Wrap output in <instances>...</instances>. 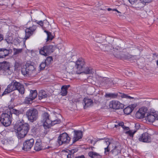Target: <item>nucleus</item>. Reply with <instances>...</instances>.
Masks as SVG:
<instances>
[{
  "instance_id": "f257e3e1",
  "label": "nucleus",
  "mask_w": 158,
  "mask_h": 158,
  "mask_svg": "<svg viewBox=\"0 0 158 158\" xmlns=\"http://www.w3.org/2000/svg\"><path fill=\"white\" fill-rule=\"evenodd\" d=\"M103 147L104 148V153L107 155L112 149L110 152L114 156H117L121 153L122 149L120 144L110 138L105 139L103 142Z\"/></svg>"
},
{
  "instance_id": "f03ea898",
  "label": "nucleus",
  "mask_w": 158,
  "mask_h": 158,
  "mask_svg": "<svg viewBox=\"0 0 158 158\" xmlns=\"http://www.w3.org/2000/svg\"><path fill=\"white\" fill-rule=\"evenodd\" d=\"M17 129L18 138L21 139L23 138L27 133L30 128L29 125L27 123L18 121L15 124Z\"/></svg>"
},
{
  "instance_id": "7ed1b4c3",
  "label": "nucleus",
  "mask_w": 158,
  "mask_h": 158,
  "mask_svg": "<svg viewBox=\"0 0 158 158\" xmlns=\"http://www.w3.org/2000/svg\"><path fill=\"white\" fill-rule=\"evenodd\" d=\"M49 114L47 112L43 113L42 115V122L44 128L46 129H49L51 127L56 124L60 123L61 121L59 119L52 121L49 118Z\"/></svg>"
},
{
  "instance_id": "20e7f679",
  "label": "nucleus",
  "mask_w": 158,
  "mask_h": 158,
  "mask_svg": "<svg viewBox=\"0 0 158 158\" xmlns=\"http://www.w3.org/2000/svg\"><path fill=\"white\" fill-rule=\"evenodd\" d=\"M21 71L22 74L26 76H34L36 74L35 68L30 61L27 62L23 66Z\"/></svg>"
},
{
  "instance_id": "39448f33",
  "label": "nucleus",
  "mask_w": 158,
  "mask_h": 158,
  "mask_svg": "<svg viewBox=\"0 0 158 158\" xmlns=\"http://www.w3.org/2000/svg\"><path fill=\"white\" fill-rule=\"evenodd\" d=\"M26 115L28 120L31 122H33L38 118V111L36 109L31 108L27 110Z\"/></svg>"
},
{
  "instance_id": "423d86ee",
  "label": "nucleus",
  "mask_w": 158,
  "mask_h": 158,
  "mask_svg": "<svg viewBox=\"0 0 158 158\" xmlns=\"http://www.w3.org/2000/svg\"><path fill=\"white\" fill-rule=\"evenodd\" d=\"M70 138L66 133L64 132L60 134L58 138V142L60 145L62 144H66L69 143Z\"/></svg>"
},
{
  "instance_id": "0eeeda50",
  "label": "nucleus",
  "mask_w": 158,
  "mask_h": 158,
  "mask_svg": "<svg viewBox=\"0 0 158 158\" xmlns=\"http://www.w3.org/2000/svg\"><path fill=\"white\" fill-rule=\"evenodd\" d=\"M105 96L106 98H117L118 96L121 97L122 98H125L130 99L133 98L128 96L127 94L123 93H121L120 92H119L118 94L116 93H106Z\"/></svg>"
},
{
  "instance_id": "6e6552de",
  "label": "nucleus",
  "mask_w": 158,
  "mask_h": 158,
  "mask_svg": "<svg viewBox=\"0 0 158 158\" xmlns=\"http://www.w3.org/2000/svg\"><path fill=\"white\" fill-rule=\"evenodd\" d=\"M12 114H2L1 116V122L5 127L9 126L11 123Z\"/></svg>"
},
{
  "instance_id": "1a4fd4ad",
  "label": "nucleus",
  "mask_w": 158,
  "mask_h": 158,
  "mask_svg": "<svg viewBox=\"0 0 158 158\" xmlns=\"http://www.w3.org/2000/svg\"><path fill=\"white\" fill-rule=\"evenodd\" d=\"M53 46L52 45L44 46L40 50V53L45 56L50 55L54 51Z\"/></svg>"
},
{
  "instance_id": "9d476101",
  "label": "nucleus",
  "mask_w": 158,
  "mask_h": 158,
  "mask_svg": "<svg viewBox=\"0 0 158 158\" xmlns=\"http://www.w3.org/2000/svg\"><path fill=\"white\" fill-rule=\"evenodd\" d=\"M11 83L13 85L15 90H17L20 93L23 94L24 93L25 89L23 85L19 82L15 80H13Z\"/></svg>"
},
{
  "instance_id": "9b49d317",
  "label": "nucleus",
  "mask_w": 158,
  "mask_h": 158,
  "mask_svg": "<svg viewBox=\"0 0 158 158\" xmlns=\"http://www.w3.org/2000/svg\"><path fill=\"white\" fill-rule=\"evenodd\" d=\"M2 70L6 74L10 75L12 73V71L10 69L9 64L6 61L0 62V70Z\"/></svg>"
},
{
  "instance_id": "f8f14e48",
  "label": "nucleus",
  "mask_w": 158,
  "mask_h": 158,
  "mask_svg": "<svg viewBox=\"0 0 158 158\" xmlns=\"http://www.w3.org/2000/svg\"><path fill=\"white\" fill-rule=\"evenodd\" d=\"M84 60L82 59H79L76 62V67L77 69L76 73L78 74L81 73V71L83 70V69L85 65Z\"/></svg>"
},
{
  "instance_id": "ddd939ff",
  "label": "nucleus",
  "mask_w": 158,
  "mask_h": 158,
  "mask_svg": "<svg viewBox=\"0 0 158 158\" xmlns=\"http://www.w3.org/2000/svg\"><path fill=\"white\" fill-rule=\"evenodd\" d=\"M34 144V139L32 138L26 140L23 144V149L26 151L30 150Z\"/></svg>"
},
{
  "instance_id": "4468645a",
  "label": "nucleus",
  "mask_w": 158,
  "mask_h": 158,
  "mask_svg": "<svg viewBox=\"0 0 158 158\" xmlns=\"http://www.w3.org/2000/svg\"><path fill=\"white\" fill-rule=\"evenodd\" d=\"M109 106L110 108L114 109H123L124 108L123 104L115 101L110 102L109 104Z\"/></svg>"
},
{
  "instance_id": "2eb2a0df",
  "label": "nucleus",
  "mask_w": 158,
  "mask_h": 158,
  "mask_svg": "<svg viewBox=\"0 0 158 158\" xmlns=\"http://www.w3.org/2000/svg\"><path fill=\"white\" fill-rule=\"evenodd\" d=\"M138 140L142 142L149 143L151 141V137L148 133L145 132L139 136Z\"/></svg>"
},
{
  "instance_id": "dca6fc26",
  "label": "nucleus",
  "mask_w": 158,
  "mask_h": 158,
  "mask_svg": "<svg viewBox=\"0 0 158 158\" xmlns=\"http://www.w3.org/2000/svg\"><path fill=\"white\" fill-rule=\"evenodd\" d=\"M37 28L36 26L33 25L32 27L27 28L25 30V39L27 40L29 38L30 36L33 34Z\"/></svg>"
},
{
  "instance_id": "f3484780",
  "label": "nucleus",
  "mask_w": 158,
  "mask_h": 158,
  "mask_svg": "<svg viewBox=\"0 0 158 158\" xmlns=\"http://www.w3.org/2000/svg\"><path fill=\"white\" fill-rule=\"evenodd\" d=\"M146 112V108L145 107L140 108L136 113L135 114L136 117L138 118H144Z\"/></svg>"
},
{
  "instance_id": "a211bd4d",
  "label": "nucleus",
  "mask_w": 158,
  "mask_h": 158,
  "mask_svg": "<svg viewBox=\"0 0 158 158\" xmlns=\"http://www.w3.org/2000/svg\"><path fill=\"white\" fill-rule=\"evenodd\" d=\"M156 116H157L155 112H150L149 113H148L146 118L148 122L152 123L155 120H156Z\"/></svg>"
},
{
  "instance_id": "6ab92c4d",
  "label": "nucleus",
  "mask_w": 158,
  "mask_h": 158,
  "mask_svg": "<svg viewBox=\"0 0 158 158\" xmlns=\"http://www.w3.org/2000/svg\"><path fill=\"white\" fill-rule=\"evenodd\" d=\"M74 135L73 138V143H74L82 137V132L81 131L74 130L73 131Z\"/></svg>"
},
{
  "instance_id": "aec40b11",
  "label": "nucleus",
  "mask_w": 158,
  "mask_h": 158,
  "mask_svg": "<svg viewBox=\"0 0 158 158\" xmlns=\"http://www.w3.org/2000/svg\"><path fill=\"white\" fill-rule=\"evenodd\" d=\"M93 102L92 100L88 98H85L83 100V104L84 109L91 106L93 105Z\"/></svg>"
},
{
  "instance_id": "412c9836",
  "label": "nucleus",
  "mask_w": 158,
  "mask_h": 158,
  "mask_svg": "<svg viewBox=\"0 0 158 158\" xmlns=\"http://www.w3.org/2000/svg\"><path fill=\"white\" fill-rule=\"evenodd\" d=\"M15 90V89L11 82L7 86V88L5 89L2 95H6Z\"/></svg>"
},
{
  "instance_id": "4be33fe9",
  "label": "nucleus",
  "mask_w": 158,
  "mask_h": 158,
  "mask_svg": "<svg viewBox=\"0 0 158 158\" xmlns=\"http://www.w3.org/2000/svg\"><path fill=\"white\" fill-rule=\"evenodd\" d=\"M136 106L134 104L129 105L124 109L123 111L124 113L127 115L129 114Z\"/></svg>"
},
{
  "instance_id": "5701e85b",
  "label": "nucleus",
  "mask_w": 158,
  "mask_h": 158,
  "mask_svg": "<svg viewBox=\"0 0 158 158\" xmlns=\"http://www.w3.org/2000/svg\"><path fill=\"white\" fill-rule=\"evenodd\" d=\"M10 52V50L6 48L0 49V58H4L7 56Z\"/></svg>"
},
{
  "instance_id": "b1692460",
  "label": "nucleus",
  "mask_w": 158,
  "mask_h": 158,
  "mask_svg": "<svg viewBox=\"0 0 158 158\" xmlns=\"http://www.w3.org/2000/svg\"><path fill=\"white\" fill-rule=\"evenodd\" d=\"M34 149L36 151H39L44 149V147L42 146L40 140H38L36 142L34 147Z\"/></svg>"
},
{
  "instance_id": "393cba45",
  "label": "nucleus",
  "mask_w": 158,
  "mask_h": 158,
  "mask_svg": "<svg viewBox=\"0 0 158 158\" xmlns=\"http://www.w3.org/2000/svg\"><path fill=\"white\" fill-rule=\"evenodd\" d=\"M69 85H64L61 88V95L62 96H66L67 93V89L69 87Z\"/></svg>"
},
{
  "instance_id": "a878e982",
  "label": "nucleus",
  "mask_w": 158,
  "mask_h": 158,
  "mask_svg": "<svg viewBox=\"0 0 158 158\" xmlns=\"http://www.w3.org/2000/svg\"><path fill=\"white\" fill-rule=\"evenodd\" d=\"M48 95L46 93V92L43 90H41L39 92L38 94L39 99L40 100L47 98Z\"/></svg>"
},
{
  "instance_id": "bb28decb",
  "label": "nucleus",
  "mask_w": 158,
  "mask_h": 158,
  "mask_svg": "<svg viewBox=\"0 0 158 158\" xmlns=\"http://www.w3.org/2000/svg\"><path fill=\"white\" fill-rule=\"evenodd\" d=\"M8 107L9 108L11 109H10V114H13L17 116H18L19 114L22 113L21 111L20 110L14 109L12 108L10 106H8Z\"/></svg>"
},
{
  "instance_id": "cd10ccee",
  "label": "nucleus",
  "mask_w": 158,
  "mask_h": 158,
  "mask_svg": "<svg viewBox=\"0 0 158 158\" xmlns=\"http://www.w3.org/2000/svg\"><path fill=\"white\" fill-rule=\"evenodd\" d=\"M88 155L91 158H100L101 157V156L99 154L94 152H89Z\"/></svg>"
},
{
  "instance_id": "c85d7f7f",
  "label": "nucleus",
  "mask_w": 158,
  "mask_h": 158,
  "mask_svg": "<svg viewBox=\"0 0 158 158\" xmlns=\"http://www.w3.org/2000/svg\"><path fill=\"white\" fill-rule=\"evenodd\" d=\"M37 95V93L36 90H31L29 97L31 98L33 100L36 98Z\"/></svg>"
},
{
  "instance_id": "c756f323",
  "label": "nucleus",
  "mask_w": 158,
  "mask_h": 158,
  "mask_svg": "<svg viewBox=\"0 0 158 158\" xmlns=\"http://www.w3.org/2000/svg\"><path fill=\"white\" fill-rule=\"evenodd\" d=\"M101 80L102 82L106 84H110L112 81L111 79L106 77L101 78Z\"/></svg>"
},
{
  "instance_id": "7c9ffc66",
  "label": "nucleus",
  "mask_w": 158,
  "mask_h": 158,
  "mask_svg": "<svg viewBox=\"0 0 158 158\" xmlns=\"http://www.w3.org/2000/svg\"><path fill=\"white\" fill-rule=\"evenodd\" d=\"M44 32H45L47 35V37L46 39L47 41L52 40L54 37L52 35V33L46 30H44Z\"/></svg>"
},
{
  "instance_id": "2f4dec72",
  "label": "nucleus",
  "mask_w": 158,
  "mask_h": 158,
  "mask_svg": "<svg viewBox=\"0 0 158 158\" xmlns=\"http://www.w3.org/2000/svg\"><path fill=\"white\" fill-rule=\"evenodd\" d=\"M112 49H114V47H112V46L110 45L105 46L103 48L104 51L107 52L110 51V50Z\"/></svg>"
},
{
  "instance_id": "473e14b6",
  "label": "nucleus",
  "mask_w": 158,
  "mask_h": 158,
  "mask_svg": "<svg viewBox=\"0 0 158 158\" xmlns=\"http://www.w3.org/2000/svg\"><path fill=\"white\" fill-rule=\"evenodd\" d=\"M14 50V55H16L22 52L23 51L22 48H14L13 49Z\"/></svg>"
},
{
  "instance_id": "72a5a7b5",
  "label": "nucleus",
  "mask_w": 158,
  "mask_h": 158,
  "mask_svg": "<svg viewBox=\"0 0 158 158\" xmlns=\"http://www.w3.org/2000/svg\"><path fill=\"white\" fill-rule=\"evenodd\" d=\"M52 61V56H49L48 57L46 60H45L44 62L46 63V64H47V65H48L49 64H50Z\"/></svg>"
},
{
  "instance_id": "f704fd0d",
  "label": "nucleus",
  "mask_w": 158,
  "mask_h": 158,
  "mask_svg": "<svg viewBox=\"0 0 158 158\" xmlns=\"http://www.w3.org/2000/svg\"><path fill=\"white\" fill-rule=\"evenodd\" d=\"M33 100L32 99L30 98L29 96L26 97L24 101V102L26 104H30L32 102Z\"/></svg>"
},
{
  "instance_id": "c9c22d12",
  "label": "nucleus",
  "mask_w": 158,
  "mask_h": 158,
  "mask_svg": "<svg viewBox=\"0 0 158 158\" xmlns=\"http://www.w3.org/2000/svg\"><path fill=\"white\" fill-rule=\"evenodd\" d=\"M136 132V131L130 130L126 132V134L128 135L130 137H133L134 134Z\"/></svg>"
},
{
  "instance_id": "e433bc0d",
  "label": "nucleus",
  "mask_w": 158,
  "mask_h": 158,
  "mask_svg": "<svg viewBox=\"0 0 158 158\" xmlns=\"http://www.w3.org/2000/svg\"><path fill=\"white\" fill-rule=\"evenodd\" d=\"M144 5L143 3L140 0L139 2H138V3L136 4L135 7L137 9H141L143 6Z\"/></svg>"
},
{
  "instance_id": "4c0bfd02",
  "label": "nucleus",
  "mask_w": 158,
  "mask_h": 158,
  "mask_svg": "<svg viewBox=\"0 0 158 158\" xmlns=\"http://www.w3.org/2000/svg\"><path fill=\"white\" fill-rule=\"evenodd\" d=\"M85 72L87 74L89 73L93 74L94 73V72L93 70H92L91 68H86Z\"/></svg>"
},
{
  "instance_id": "58836bf2",
  "label": "nucleus",
  "mask_w": 158,
  "mask_h": 158,
  "mask_svg": "<svg viewBox=\"0 0 158 158\" xmlns=\"http://www.w3.org/2000/svg\"><path fill=\"white\" fill-rule=\"evenodd\" d=\"M45 62H42L40 65V69L41 70H43L46 66H48Z\"/></svg>"
},
{
  "instance_id": "ea45409f",
  "label": "nucleus",
  "mask_w": 158,
  "mask_h": 158,
  "mask_svg": "<svg viewBox=\"0 0 158 158\" xmlns=\"http://www.w3.org/2000/svg\"><path fill=\"white\" fill-rule=\"evenodd\" d=\"M78 149L77 148L71 149L70 150H69L70 153L72 154H73L74 153L77 152L78 151Z\"/></svg>"
},
{
  "instance_id": "a19ab883",
  "label": "nucleus",
  "mask_w": 158,
  "mask_h": 158,
  "mask_svg": "<svg viewBox=\"0 0 158 158\" xmlns=\"http://www.w3.org/2000/svg\"><path fill=\"white\" fill-rule=\"evenodd\" d=\"M152 0H140V1L143 3V5L145 4L146 3L151 2Z\"/></svg>"
},
{
  "instance_id": "79ce46f5",
  "label": "nucleus",
  "mask_w": 158,
  "mask_h": 158,
  "mask_svg": "<svg viewBox=\"0 0 158 158\" xmlns=\"http://www.w3.org/2000/svg\"><path fill=\"white\" fill-rule=\"evenodd\" d=\"M44 149H52L53 148V147H52V145H46V146L45 147H44Z\"/></svg>"
},
{
  "instance_id": "37998d69",
  "label": "nucleus",
  "mask_w": 158,
  "mask_h": 158,
  "mask_svg": "<svg viewBox=\"0 0 158 158\" xmlns=\"http://www.w3.org/2000/svg\"><path fill=\"white\" fill-rule=\"evenodd\" d=\"M44 23V22H43L42 21H38L37 22H36V23L38 24L41 26H43Z\"/></svg>"
},
{
  "instance_id": "c03bdc74",
  "label": "nucleus",
  "mask_w": 158,
  "mask_h": 158,
  "mask_svg": "<svg viewBox=\"0 0 158 158\" xmlns=\"http://www.w3.org/2000/svg\"><path fill=\"white\" fill-rule=\"evenodd\" d=\"M129 2L131 4H133L136 2L137 0H128Z\"/></svg>"
},
{
  "instance_id": "a18cd8bd",
  "label": "nucleus",
  "mask_w": 158,
  "mask_h": 158,
  "mask_svg": "<svg viewBox=\"0 0 158 158\" xmlns=\"http://www.w3.org/2000/svg\"><path fill=\"white\" fill-rule=\"evenodd\" d=\"M114 51L116 50H120L121 49V47L119 46H117L116 47L114 48Z\"/></svg>"
},
{
  "instance_id": "49530a36",
  "label": "nucleus",
  "mask_w": 158,
  "mask_h": 158,
  "mask_svg": "<svg viewBox=\"0 0 158 158\" xmlns=\"http://www.w3.org/2000/svg\"><path fill=\"white\" fill-rule=\"evenodd\" d=\"M3 39V36L2 34H0V42Z\"/></svg>"
},
{
  "instance_id": "de8ad7c7",
  "label": "nucleus",
  "mask_w": 158,
  "mask_h": 158,
  "mask_svg": "<svg viewBox=\"0 0 158 158\" xmlns=\"http://www.w3.org/2000/svg\"><path fill=\"white\" fill-rule=\"evenodd\" d=\"M119 126H121L122 127L124 126V123L123 122L120 123H118Z\"/></svg>"
},
{
  "instance_id": "09e8293b",
  "label": "nucleus",
  "mask_w": 158,
  "mask_h": 158,
  "mask_svg": "<svg viewBox=\"0 0 158 158\" xmlns=\"http://www.w3.org/2000/svg\"><path fill=\"white\" fill-rule=\"evenodd\" d=\"M122 128L124 129H125V130H129V128L128 127H126L124 125V126H123Z\"/></svg>"
},
{
  "instance_id": "8fccbe9b",
  "label": "nucleus",
  "mask_w": 158,
  "mask_h": 158,
  "mask_svg": "<svg viewBox=\"0 0 158 158\" xmlns=\"http://www.w3.org/2000/svg\"><path fill=\"white\" fill-rule=\"evenodd\" d=\"M75 158H85L84 155H81V156H79L77 157H76Z\"/></svg>"
},
{
  "instance_id": "3c124183",
  "label": "nucleus",
  "mask_w": 158,
  "mask_h": 158,
  "mask_svg": "<svg viewBox=\"0 0 158 158\" xmlns=\"http://www.w3.org/2000/svg\"><path fill=\"white\" fill-rule=\"evenodd\" d=\"M72 154L70 153L67 155V158H71Z\"/></svg>"
},
{
  "instance_id": "603ef678",
  "label": "nucleus",
  "mask_w": 158,
  "mask_h": 158,
  "mask_svg": "<svg viewBox=\"0 0 158 158\" xmlns=\"http://www.w3.org/2000/svg\"><path fill=\"white\" fill-rule=\"evenodd\" d=\"M113 11H117L118 13H121L119 11H118L117 9H113Z\"/></svg>"
},
{
  "instance_id": "864d4df0",
  "label": "nucleus",
  "mask_w": 158,
  "mask_h": 158,
  "mask_svg": "<svg viewBox=\"0 0 158 158\" xmlns=\"http://www.w3.org/2000/svg\"><path fill=\"white\" fill-rule=\"evenodd\" d=\"M103 40H98V41H97V42L98 43H102V42H103Z\"/></svg>"
},
{
  "instance_id": "5fc2aeb1",
  "label": "nucleus",
  "mask_w": 158,
  "mask_h": 158,
  "mask_svg": "<svg viewBox=\"0 0 158 158\" xmlns=\"http://www.w3.org/2000/svg\"><path fill=\"white\" fill-rule=\"evenodd\" d=\"M113 9H111V8H108L107 9V10H108V11H110V10H112V11H113Z\"/></svg>"
},
{
  "instance_id": "6e6d98bb",
  "label": "nucleus",
  "mask_w": 158,
  "mask_h": 158,
  "mask_svg": "<svg viewBox=\"0 0 158 158\" xmlns=\"http://www.w3.org/2000/svg\"><path fill=\"white\" fill-rule=\"evenodd\" d=\"M114 127L116 128H117L118 127H119L118 123L117 125H115Z\"/></svg>"
},
{
  "instance_id": "4d7b16f0",
  "label": "nucleus",
  "mask_w": 158,
  "mask_h": 158,
  "mask_svg": "<svg viewBox=\"0 0 158 158\" xmlns=\"http://www.w3.org/2000/svg\"><path fill=\"white\" fill-rule=\"evenodd\" d=\"M131 58V56H127V57H126V58L127 59H128L129 60L130 59V58Z\"/></svg>"
},
{
  "instance_id": "13d9d810",
  "label": "nucleus",
  "mask_w": 158,
  "mask_h": 158,
  "mask_svg": "<svg viewBox=\"0 0 158 158\" xmlns=\"http://www.w3.org/2000/svg\"><path fill=\"white\" fill-rule=\"evenodd\" d=\"M32 21L33 22H35L36 23V22H37L38 21L37 20H35V19H34V20H33Z\"/></svg>"
},
{
  "instance_id": "bf43d9fd",
  "label": "nucleus",
  "mask_w": 158,
  "mask_h": 158,
  "mask_svg": "<svg viewBox=\"0 0 158 158\" xmlns=\"http://www.w3.org/2000/svg\"><path fill=\"white\" fill-rule=\"evenodd\" d=\"M156 64L158 66V60H157L156 61Z\"/></svg>"
},
{
  "instance_id": "052dcab7",
  "label": "nucleus",
  "mask_w": 158,
  "mask_h": 158,
  "mask_svg": "<svg viewBox=\"0 0 158 158\" xmlns=\"http://www.w3.org/2000/svg\"><path fill=\"white\" fill-rule=\"evenodd\" d=\"M10 141L11 142V143H13L14 141L13 140H10Z\"/></svg>"
},
{
  "instance_id": "680f3d73",
  "label": "nucleus",
  "mask_w": 158,
  "mask_h": 158,
  "mask_svg": "<svg viewBox=\"0 0 158 158\" xmlns=\"http://www.w3.org/2000/svg\"><path fill=\"white\" fill-rule=\"evenodd\" d=\"M44 22H47V20H44Z\"/></svg>"
},
{
  "instance_id": "e2e57ef3",
  "label": "nucleus",
  "mask_w": 158,
  "mask_h": 158,
  "mask_svg": "<svg viewBox=\"0 0 158 158\" xmlns=\"http://www.w3.org/2000/svg\"><path fill=\"white\" fill-rule=\"evenodd\" d=\"M156 57H158V55H156Z\"/></svg>"
},
{
  "instance_id": "0e129e2a",
  "label": "nucleus",
  "mask_w": 158,
  "mask_h": 158,
  "mask_svg": "<svg viewBox=\"0 0 158 158\" xmlns=\"http://www.w3.org/2000/svg\"><path fill=\"white\" fill-rule=\"evenodd\" d=\"M156 57H158V55H156Z\"/></svg>"
},
{
  "instance_id": "69168bd1",
  "label": "nucleus",
  "mask_w": 158,
  "mask_h": 158,
  "mask_svg": "<svg viewBox=\"0 0 158 158\" xmlns=\"http://www.w3.org/2000/svg\"><path fill=\"white\" fill-rule=\"evenodd\" d=\"M156 54H153V55H156Z\"/></svg>"
},
{
  "instance_id": "338daca9",
  "label": "nucleus",
  "mask_w": 158,
  "mask_h": 158,
  "mask_svg": "<svg viewBox=\"0 0 158 158\" xmlns=\"http://www.w3.org/2000/svg\"><path fill=\"white\" fill-rule=\"evenodd\" d=\"M47 23H48V24L49 25V23L48 22H47Z\"/></svg>"
},
{
  "instance_id": "774afa93",
  "label": "nucleus",
  "mask_w": 158,
  "mask_h": 158,
  "mask_svg": "<svg viewBox=\"0 0 158 158\" xmlns=\"http://www.w3.org/2000/svg\"><path fill=\"white\" fill-rule=\"evenodd\" d=\"M105 37H103V38H104V39H105Z\"/></svg>"
}]
</instances>
